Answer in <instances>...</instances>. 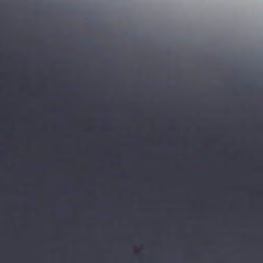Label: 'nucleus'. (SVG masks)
Segmentation results:
<instances>
[{
	"mask_svg": "<svg viewBox=\"0 0 263 263\" xmlns=\"http://www.w3.org/2000/svg\"><path fill=\"white\" fill-rule=\"evenodd\" d=\"M128 70V263H132V81Z\"/></svg>",
	"mask_w": 263,
	"mask_h": 263,
	"instance_id": "1",
	"label": "nucleus"
},
{
	"mask_svg": "<svg viewBox=\"0 0 263 263\" xmlns=\"http://www.w3.org/2000/svg\"><path fill=\"white\" fill-rule=\"evenodd\" d=\"M132 257H133V259L134 258V254H133Z\"/></svg>",
	"mask_w": 263,
	"mask_h": 263,
	"instance_id": "2",
	"label": "nucleus"
},
{
	"mask_svg": "<svg viewBox=\"0 0 263 263\" xmlns=\"http://www.w3.org/2000/svg\"><path fill=\"white\" fill-rule=\"evenodd\" d=\"M132 245H133V246L134 245V242H132Z\"/></svg>",
	"mask_w": 263,
	"mask_h": 263,
	"instance_id": "3",
	"label": "nucleus"
},
{
	"mask_svg": "<svg viewBox=\"0 0 263 263\" xmlns=\"http://www.w3.org/2000/svg\"><path fill=\"white\" fill-rule=\"evenodd\" d=\"M132 245H133V246L134 245V242H132Z\"/></svg>",
	"mask_w": 263,
	"mask_h": 263,
	"instance_id": "4",
	"label": "nucleus"
},
{
	"mask_svg": "<svg viewBox=\"0 0 263 263\" xmlns=\"http://www.w3.org/2000/svg\"><path fill=\"white\" fill-rule=\"evenodd\" d=\"M132 104H133V105L134 104V103H133V102L132 103Z\"/></svg>",
	"mask_w": 263,
	"mask_h": 263,
	"instance_id": "5",
	"label": "nucleus"
},
{
	"mask_svg": "<svg viewBox=\"0 0 263 263\" xmlns=\"http://www.w3.org/2000/svg\"><path fill=\"white\" fill-rule=\"evenodd\" d=\"M132 242H134V240H132Z\"/></svg>",
	"mask_w": 263,
	"mask_h": 263,
	"instance_id": "6",
	"label": "nucleus"
}]
</instances>
